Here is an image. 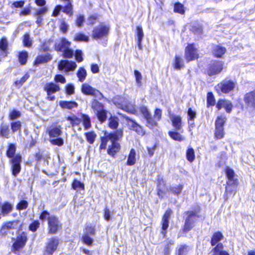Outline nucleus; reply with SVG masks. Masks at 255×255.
<instances>
[{"instance_id": "1", "label": "nucleus", "mask_w": 255, "mask_h": 255, "mask_svg": "<svg viewBox=\"0 0 255 255\" xmlns=\"http://www.w3.org/2000/svg\"><path fill=\"white\" fill-rule=\"evenodd\" d=\"M124 136V129L122 128L108 132L105 131L104 135L100 137V151L107 149V154L115 158L121 149L120 141Z\"/></svg>"}, {"instance_id": "2", "label": "nucleus", "mask_w": 255, "mask_h": 255, "mask_svg": "<svg viewBox=\"0 0 255 255\" xmlns=\"http://www.w3.org/2000/svg\"><path fill=\"white\" fill-rule=\"evenodd\" d=\"M201 207L199 205L195 206L193 211H187L185 212L184 214L187 216L185 219V222L182 228V232L187 233L190 231L194 227L195 221L194 219L196 218H200V216L198 214L201 211Z\"/></svg>"}, {"instance_id": "3", "label": "nucleus", "mask_w": 255, "mask_h": 255, "mask_svg": "<svg viewBox=\"0 0 255 255\" xmlns=\"http://www.w3.org/2000/svg\"><path fill=\"white\" fill-rule=\"evenodd\" d=\"M13 243L11 247V251L14 254L18 253L25 246L28 241L27 235L25 232L18 234L15 238L12 239Z\"/></svg>"}, {"instance_id": "4", "label": "nucleus", "mask_w": 255, "mask_h": 255, "mask_svg": "<svg viewBox=\"0 0 255 255\" xmlns=\"http://www.w3.org/2000/svg\"><path fill=\"white\" fill-rule=\"evenodd\" d=\"M91 107L100 123H105L107 119L108 111L105 109L104 104L94 99L91 102Z\"/></svg>"}, {"instance_id": "5", "label": "nucleus", "mask_w": 255, "mask_h": 255, "mask_svg": "<svg viewBox=\"0 0 255 255\" xmlns=\"http://www.w3.org/2000/svg\"><path fill=\"white\" fill-rule=\"evenodd\" d=\"M236 85V81L225 79L216 85L214 89L218 95L227 94L234 90Z\"/></svg>"}, {"instance_id": "6", "label": "nucleus", "mask_w": 255, "mask_h": 255, "mask_svg": "<svg viewBox=\"0 0 255 255\" xmlns=\"http://www.w3.org/2000/svg\"><path fill=\"white\" fill-rule=\"evenodd\" d=\"M226 120V118L223 116H218L216 119L214 138L216 140L222 139L225 136L224 126Z\"/></svg>"}, {"instance_id": "7", "label": "nucleus", "mask_w": 255, "mask_h": 255, "mask_svg": "<svg viewBox=\"0 0 255 255\" xmlns=\"http://www.w3.org/2000/svg\"><path fill=\"white\" fill-rule=\"evenodd\" d=\"M224 68V63L221 61L212 60L209 63L205 71L206 75L213 76L220 73Z\"/></svg>"}, {"instance_id": "8", "label": "nucleus", "mask_w": 255, "mask_h": 255, "mask_svg": "<svg viewBox=\"0 0 255 255\" xmlns=\"http://www.w3.org/2000/svg\"><path fill=\"white\" fill-rule=\"evenodd\" d=\"M62 228V224L58 217L51 215L47 222V232L49 235H54L59 232Z\"/></svg>"}, {"instance_id": "9", "label": "nucleus", "mask_w": 255, "mask_h": 255, "mask_svg": "<svg viewBox=\"0 0 255 255\" xmlns=\"http://www.w3.org/2000/svg\"><path fill=\"white\" fill-rule=\"evenodd\" d=\"M110 26L108 25L100 24L93 28L92 37L95 39H102L106 38L109 35Z\"/></svg>"}, {"instance_id": "10", "label": "nucleus", "mask_w": 255, "mask_h": 255, "mask_svg": "<svg viewBox=\"0 0 255 255\" xmlns=\"http://www.w3.org/2000/svg\"><path fill=\"white\" fill-rule=\"evenodd\" d=\"M60 244V239L56 237H52L49 238L46 242L44 254L45 255H52L58 249Z\"/></svg>"}, {"instance_id": "11", "label": "nucleus", "mask_w": 255, "mask_h": 255, "mask_svg": "<svg viewBox=\"0 0 255 255\" xmlns=\"http://www.w3.org/2000/svg\"><path fill=\"white\" fill-rule=\"evenodd\" d=\"M185 58L187 62L197 60L199 58L198 50L194 43H188L185 47Z\"/></svg>"}, {"instance_id": "12", "label": "nucleus", "mask_w": 255, "mask_h": 255, "mask_svg": "<svg viewBox=\"0 0 255 255\" xmlns=\"http://www.w3.org/2000/svg\"><path fill=\"white\" fill-rule=\"evenodd\" d=\"M43 90L46 92V99L48 101H54L55 97L53 94L60 91V87L58 84L52 82L46 83L43 86Z\"/></svg>"}, {"instance_id": "13", "label": "nucleus", "mask_w": 255, "mask_h": 255, "mask_svg": "<svg viewBox=\"0 0 255 255\" xmlns=\"http://www.w3.org/2000/svg\"><path fill=\"white\" fill-rule=\"evenodd\" d=\"M172 213L171 208H168L162 216L160 233L163 238L166 237L167 235V229L169 224V219Z\"/></svg>"}, {"instance_id": "14", "label": "nucleus", "mask_w": 255, "mask_h": 255, "mask_svg": "<svg viewBox=\"0 0 255 255\" xmlns=\"http://www.w3.org/2000/svg\"><path fill=\"white\" fill-rule=\"evenodd\" d=\"M21 161L22 157L19 154H16L14 158L9 160V162L11 164V172L12 175L14 177H16L21 171Z\"/></svg>"}, {"instance_id": "15", "label": "nucleus", "mask_w": 255, "mask_h": 255, "mask_svg": "<svg viewBox=\"0 0 255 255\" xmlns=\"http://www.w3.org/2000/svg\"><path fill=\"white\" fill-rule=\"evenodd\" d=\"M77 65L75 62L68 60H61L58 64V69L66 72L74 71Z\"/></svg>"}, {"instance_id": "16", "label": "nucleus", "mask_w": 255, "mask_h": 255, "mask_svg": "<svg viewBox=\"0 0 255 255\" xmlns=\"http://www.w3.org/2000/svg\"><path fill=\"white\" fill-rule=\"evenodd\" d=\"M243 100L247 107L255 110V89L246 93Z\"/></svg>"}, {"instance_id": "17", "label": "nucleus", "mask_w": 255, "mask_h": 255, "mask_svg": "<svg viewBox=\"0 0 255 255\" xmlns=\"http://www.w3.org/2000/svg\"><path fill=\"white\" fill-rule=\"evenodd\" d=\"M125 119L128 123H130V129L131 130L135 131L139 135L142 136L144 135L145 132L142 127L136 123L135 120L128 117H126Z\"/></svg>"}, {"instance_id": "18", "label": "nucleus", "mask_w": 255, "mask_h": 255, "mask_svg": "<svg viewBox=\"0 0 255 255\" xmlns=\"http://www.w3.org/2000/svg\"><path fill=\"white\" fill-rule=\"evenodd\" d=\"M71 42L68 40L66 38L62 37L60 39L58 42L55 43L54 49L57 52H62L66 48L70 47Z\"/></svg>"}, {"instance_id": "19", "label": "nucleus", "mask_w": 255, "mask_h": 255, "mask_svg": "<svg viewBox=\"0 0 255 255\" xmlns=\"http://www.w3.org/2000/svg\"><path fill=\"white\" fill-rule=\"evenodd\" d=\"M170 120L172 126L176 130H179L182 132V117L180 115L172 114L170 117Z\"/></svg>"}, {"instance_id": "20", "label": "nucleus", "mask_w": 255, "mask_h": 255, "mask_svg": "<svg viewBox=\"0 0 255 255\" xmlns=\"http://www.w3.org/2000/svg\"><path fill=\"white\" fill-rule=\"evenodd\" d=\"M52 59V55L49 53H46L44 55H38L34 59L33 62L34 66H39L41 64L47 63Z\"/></svg>"}, {"instance_id": "21", "label": "nucleus", "mask_w": 255, "mask_h": 255, "mask_svg": "<svg viewBox=\"0 0 255 255\" xmlns=\"http://www.w3.org/2000/svg\"><path fill=\"white\" fill-rule=\"evenodd\" d=\"M225 169L226 177L229 180L228 182H230L234 186H237L239 184L238 180L237 178H234L235 173L234 170L228 166H226Z\"/></svg>"}, {"instance_id": "22", "label": "nucleus", "mask_w": 255, "mask_h": 255, "mask_svg": "<svg viewBox=\"0 0 255 255\" xmlns=\"http://www.w3.org/2000/svg\"><path fill=\"white\" fill-rule=\"evenodd\" d=\"M224 239V235L220 231H216L212 234L210 244L212 247H215L218 244H221L220 242Z\"/></svg>"}, {"instance_id": "23", "label": "nucleus", "mask_w": 255, "mask_h": 255, "mask_svg": "<svg viewBox=\"0 0 255 255\" xmlns=\"http://www.w3.org/2000/svg\"><path fill=\"white\" fill-rule=\"evenodd\" d=\"M226 48L219 45H215L212 49V55L216 58H222L226 52Z\"/></svg>"}, {"instance_id": "24", "label": "nucleus", "mask_w": 255, "mask_h": 255, "mask_svg": "<svg viewBox=\"0 0 255 255\" xmlns=\"http://www.w3.org/2000/svg\"><path fill=\"white\" fill-rule=\"evenodd\" d=\"M172 64L173 68L177 70H180L185 67L184 60L179 55H175Z\"/></svg>"}, {"instance_id": "25", "label": "nucleus", "mask_w": 255, "mask_h": 255, "mask_svg": "<svg viewBox=\"0 0 255 255\" xmlns=\"http://www.w3.org/2000/svg\"><path fill=\"white\" fill-rule=\"evenodd\" d=\"M60 107L63 109L71 110L77 108L78 104L75 101H61L59 103Z\"/></svg>"}, {"instance_id": "26", "label": "nucleus", "mask_w": 255, "mask_h": 255, "mask_svg": "<svg viewBox=\"0 0 255 255\" xmlns=\"http://www.w3.org/2000/svg\"><path fill=\"white\" fill-rule=\"evenodd\" d=\"M119 126V118L116 116H111L108 119V126L114 130H116Z\"/></svg>"}, {"instance_id": "27", "label": "nucleus", "mask_w": 255, "mask_h": 255, "mask_svg": "<svg viewBox=\"0 0 255 255\" xmlns=\"http://www.w3.org/2000/svg\"><path fill=\"white\" fill-rule=\"evenodd\" d=\"M136 162V152L134 149L131 148L128 154L126 165L128 166H132L135 164Z\"/></svg>"}, {"instance_id": "28", "label": "nucleus", "mask_w": 255, "mask_h": 255, "mask_svg": "<svg viewBox=\"0 0 255 255\" xmlns=\"http://www.w3.org/2000/svg\"><path fill=\"white\" fill-rule=\"evenodd\" d=\"M28 58V53L25 50L18 52L17 54L18 61L19 64L23 66L26 65Z\"/></svg>"}, {"instance_id": "29", "label": "nucleus", "mask_w": 255, "mask_h": 255, "mask_svg": "<svg viewBox=\"0 0 255 255\" xmlns=\"http://www.w3.org/2000/svg\"><path fill=\"white\" fill-rule=\"evenodd\" d=\"M8 42L6 37H2L0 39V51L2 53L4 57H6L8 54Z\"/></svg>"}, {"instance_id": "30", "label": "nucleus", "mask_w": 255, "mask_h": 255, "mask_svg": "<svg viewBox=\"0 0 255 255\" xmlns=\"http://www.w3.org/2000/svg\"><path fill=\"white\" fill-rule=\"evenodd\" d=\"M223 249V244L222 243L218 244L214 247L212 250L213 253V255H230L227 251H224Z\"/></svg>"}, {"instance_id": "31", "label": "nucleus", "mask_w": 255, "mask_h": 255, "mask_svg": "<svg viewBox=\"0 0 255 255\" xmlns=\"http://www.w3.org/2000/svg\"><path fill=\"white\" fill-rule=\"evenodd\" d=\"M169 137L173 140L181 142L185 139L184 137L177 130H170L168 132Z\"/></svg>"}, {"instance_id": "32", "label": "nucleus", "mask_w": 255, "mask_h": 255, "mask_svg": "<svg viewBox=\"0 0 255 255\" xmlns=\"http://www.w3.org/2000/svg\"><path fill=\"white\" fill-rule=\"evenodd\" d=\"M12 209V205L10 203L5 202L1 206V213L3 216H5L11 212Z\"/></svg>"}, {"instance_id": "33", "label": "nucleus", "mask_w": 255, "mask_h": 255, "mask_svg": "<svg viewBox=\"0 0 255 255\" xmlns=\"http://www.w3.org/2000/svg\"><path fill=\"white\" fill-rule=\"evenodd\" d=\"M16 146L14 143H9L6 151V156L10 159L15 157L16 152Z\"/></svg>"}, {"instance_id": "34", "label": "nucleus", "mask_w": 255, "mask_h": 255, "mask_svg": "<svg viewBox=\"0 0 255 255\" xmlns=\"http://www.w3.org/2000/svg\"><path fill=\"white\" fill-rule=\"evenodd\" d=\"M190 30L195 35H201L203 33V26L199 23L192 25Z\"/></svg>"}, {"instance_id": "35", "label": "nucleus", "mask_w": 255, "mask_h": 255, "mask_svg": "<svg viewBox=\"0 0 255 255\" xmlns=\"http://www.w3.org/2000/svg\"><path fill=\"white\" fill-rule=\"evenodd\" d=\"M62 11L69 17L72 16L73 14L74 11L73 6L71 1L67 2L64 6H62Z\"/></svg>"}, {"instance_id": "36", "label": "nucleus", "mask_w": 255, "mask_h": 255, "mask_svg": "<svg viewBox=\"0 0 255 255\" xmlns=\"http://www.w3.org/2000/svg\"><path fill=\"white\" fill-rule=\"evenodd\" d=\"M81 117L82 119L83 125L85 129H89L91 128V122L89 116L85 114H81Z\"/></svg>"}, {"instance_id": "37", "label": "nucleus", "mask_w": 255, "mask_h": 255, "mask_svg": "<svg viewBox=\"0 0 255 255\" xmlns=\"http://www.w3.org/2000/svg\"><path fill=\"white\" fill-rule=\"evenodd\" d=\"M66 119L67 121L70 122L72 127H75L79 126L81 122V120L75 115H73L71 116H68L66 118Z\"/></svg>"}, {"instance_id": "38", "label": "nucleus", "mask_w": 255, "mask_h": 255, "mask_svg": "<svg viewBox=\"0 0 255 255\" xmlns=\"http://www.w3.org/2000/svg\"><path fill=\"white\" fill-rule=\"evenodd\" d=\"M62 131L60 127H53L50 128L48 131L50 137H58L59 136Z\"/></svg>"}, {"instance_id": "39", "label": "nucleus", "mask_w": 255, "mask_h": 255, "mask_svg": "<svg viewBox=\"0 0 255 255\" xmlns=\"http://www.w3.org/2000/svg\"><path fill=\"white\" fill-rule=\"evenodd\" d=\"M71 188L74 190H84L85 185L84 183L74 179L71 183Z\"/></svg>"}, {"instance_id": "40", "label": "nucleus", "mask_w": 255, "mask_h": 255, "mask_svg": "<svg viewBox=\"0 0 255 255\" xmlns=\"http://www.w3.org/2000/svg\"><path fill=\"white\" fill-rule=\"evenodd\" d=\"M216 104V99L213 93L209 92L207 93L206 106L207 108L213 107Z\"/></svg>"}, {"instance_id": "41", "label": "nucleus", "mask_w": 255, "mask_h": 255, "mask_svg": "<svg viewBox=\"0 0 255 255\" xmlns=\"http://www.w3.org/2000/svg\"><path fill=\"white\" fill-rule=\"evenodd\" d=\"M189 247L186 244L180 245L176 251V255H187Z\"/></svg>"}, {"instance_id": "42", "label": "nucleus", "mask_w": 255, "mask_h": 255, "mask_svg": "<svg viewBox=\"0 0 255 255\" xmlns=\"http://www.w3.org/2000/svg\"><path fill=\"white\" fill-rule=\"evenodd\" d=\"M87 141L90 144H92L95 141L97 134L93 130L86 132L84 133Z\"/></svg>"}, {"instance_id": "43", "label": "nucleus", "mask_w": 255, "mask_h": 255, "mask_svg": "<svg viewBox=\"0 0 255 255\" xmlns=\"http://www.w3.org/2000/svg\"><path fill=\"white\" fill-rule=\"evenodd\" d=\"M187 160L190 163L193 162L195 159L194 149L191 147H188L186 152Z\"/></svg>"}, {"instance_id": "44", "label": "nucleus", "mask_w": 255, "mask_h": 255, "mask_svg": "<svg viewBox=\"0 0 255 255\" xmlns=\"http://www.w3.org/2000/svg\"><path fill=\"white\" fill-rule=\"evenodd\" d=\"M73 41L76 42H85L89 41V38L88 36L82 32L77 33L73 38Z\"/></svg>"}, {"instance_id": "45", "label": "nucleus", "mask_w": 255, "mask_h": 255, "mask_svg": "<svg viewBox=\"0 0 255 255\" xmlns=\"http://www.w3.org/2000/svg\"><path fill=\"white\" fill-rule=\"evenodd\" d=\"M87 75L86 70L83 67H80L77 72V76L78 78V80L81 82H83L85 81Z\"/></svg>"}, {"instance_id": "46", "label": "nucleus", "mask_w": 255, "mask_h": 255, "mask_svg": "<svg viewBox=\"0 0 255 255\" xmlns=\"http://www.w3.org/2000/svg\"><path fill=\"white\" fill-rule=\"evenodd\" d=\"M22 44L25 47L29 48L31 47L32 44V40L30 37L28 33H25L22 36Z\"/></svg>"}, {"instance_id": "47", "label": "nucleus", "mask_w": 255, "mask_h": 255, "mask_svg": "<svg viewBox=\"0 0 255 255\" xmlns=\"http://www.w3.org/2000/svg\"><path fill=\"white\" fill-rule=\"evenodd\" d=\"M173 11L180 14H184L185 10L184 5L179 2H176L174 4Z\"/></svg>"}, {"instance_id": "48", "label": "nucleus", "mask_w": 255, "mask_h": 255, "mask_svg": "<svg viewBox=\"0 0 255 255\" xmlns=\"http://www.w3.org/2000/svg\"><path fill=\"white\" fill-rule=\"evenodd\" d=\"M94 88L91 87L88 84H83L81 86V92L85 95H91Z\"/></svg>"}, {"instance_id": "49", "label": "nucleus", "mask_w": 255, "mask_h": 255, "mask_svg": "<svg viewBox=\"0 0 255 255\" xmlns=\"http://www.w3.org/2000/svg\"><path fill=\"white\" fill-rule=\"evenodd\" d=\"M20 221L18 220L7 221L2 224L7 230L14 229L18 226Z\"/></svg>"}, {"instance_id": "50", "label": "nucleus", "mask_w": 255, "mask_h": 255, "mask_svg": "<svg viewBox=\"0 0 255 255\" xmlns=\"http://www.w3.org/2000/svg\"><path fill=\"white\" fill-rule=\"evenodd\" d=\"M40 223L38 220H33L28 226V230L32 233L35 232L40 228Z\"/></svg>"}, {"instance_id": "51", "label": "nucleus", "mask_w": 255, "mask_h": 255, "mask_svg": "<svg viewBox=\"0 0 255 255\" xmlns=\"http://www.w3.org/2000/svg\"><path fill=\"white\" fill-rule=\"evenodd\" d=\"M183 188V185L181 184H179L176 186L170 187L169 188V191L173 195L177 196L181 192Z\"/></svg>"}, {"instance_id": "52", "label": "nucleus", "mask_w": 255, "mask_h": 255, "mask_svg": "<svg viewBox=\"0 0 255 255\" xmlns=\"http://www.w3.org/2000/svg\"><path fill=\"white\" fill-rule=\"evenodd\" d=\"M146 121V126L150 129L154 128L157 126V123L155 121V119L150 115L147 118L145 119Z\"/></svg>"}, {"instance_id": "53", "label": "nucleus", "mask_w": 255, "mask_h": 255, "mask_svg": "<svg viewBox=\"0 0 255 255\" xmlns=\"http://www.w3.org/2000/svg\"><path fill=\"white\" fill-rule=\"evenodd\" d=\"M88 234H83L82 238L81 241L83 243L89 247L92 245L94 240Z\"/></svg>"}, {"instance_id": "54", "label": "nucleus", "mask_w": 255, "mask_h": 255, "mask_svg": "<svg viewBox=\"0 0 255 255\" xmlns=\"http://www.w3.org/2000/svg\"><path fill=\"white\" fill-rule=\"evenodd\" d=\"M51 218L50 213L47 210H42L39 215V219L42 221H47Z\"/></svg>"}, {"instance_id": "55", "label": "nucleus", "mask_w": 255, "mask_h": 255, "mask_svg": "<svg viewBox=\"0 0 255 255\" xmlns=\"http://www.w3.org/2000/svg\"><path fill=\"white\" fill-rule=\"evenodd\" d=\"M29 75L26 73H25L23 77H22L19 80H16L14 81V85L15 86H18V87H20L29 78Z\"/></svg>"}, {"instance_id": "56", "label": "nucleus", "mask_w": 255, "mask_h": 255, "mask_svg": "<svg viewBox=\"0 0 255 255\" xmlns=\"http://www.w3.org/2000/svg\"><path fill=\"white\" fill-rule=\"evenodd\" d=\"M62 52V57L65 58L70 59L72 58L74 55V51L70 47L66 48Z\"/></svg>"}, {"instance_id": "57", "label": "nucleus", "mask_w": 255, "mask_h": 255, "mask_svg": "<svg viewBox=\"0 0 255 255\" xmlns=\"http://www.w3.org/2000/svg\"><path fill=\"white\" fill-rule=\"evenodd\" d=\"M28 206V203L26 200H21L17 203L16 208L19 211L26 209Z\"/></svg>"}, {"instance_id": "58", "label": "nucleus", "mask_w": 255, "mask_h": 255, "mask_svg": "<svg viewBox=\"0 0 255 255\" xmlns=\"http://www.w3.org/2000/svg\"><path fill=\"white\" fill-rule=\"evenodd\" d=\"M226 184H227V186L225 187V194H226V195L227 196L229 194H233V195H235L236 191V189H233V188H232L231 187L232 185H234L232 184V183H231L230 182H227Z\"/></svg>"}, {"instance_id": "59", "label": "nucleus", "mask_w": 255, "mask_h": 255, "mask_svg": "<svg viewBox=\"0 0 255 255\" xmlns=\"http://www.w3.org/2000/svg\"><path fill=\"white\" fill-rule=\"evenodd\" d=\"M8 127L6 125L1 126L0 127V135L5 138H8Z\"/></svg>"}, {"instance_id": "60", "label": "nucleus", "mask_w": 255, "mask_h": 255, "mask_svg": "<svg viewBox=\"0 0 255 255\" xmlns=\"http://www.w3.org/2000/svg\"><path fill=\"white\" fill-rule=\"evenodd\" d=\"M10 128L13 132H15L21 128V123L20 121L13 122L10 124Z\"/></svg>"}, {"instance_id": "61", "label": "nucleus", "mask_w": 255, "mask_h": 255, "mask_svg": "<svg viewBox=\"0 0 255 255\" xmlns=\"http://www.w3.org/2000/svg\"><path fill=\"white\" fill-rule=\"evenodd\" d=\"M85 232L84 234H88L94 236L96 234V228L94 226H86L85 228Z\"/></svg>"}, {"instance_id": "62", "label": "nucleus", "mask_w": 255, "mask_h": 255, "mask_svg": "<svg viewBox=\"0 0 255 255\" xmlns=\"http://www.w3.org/2000/svg\"><path fill=\"white\" fill-rule=\"evenodd\" d=\"M135 35L137 39H142L144 37V33L141 26L138 25L136 27Z\"/></svg>"}, {"instance_id": "63", "label": "nucleus", "mask_w": 255, "mask_h": 255, "mask_svg": "<svg viewBox=\"0 0 255 255\" xmlns=\"http://www.w3.org/2000/svg\"><path fill=\"white\" fill-rule=\"evenodd\" d=\"M21 116V114L19 111L16 110H13L9 113L8 118L10 120H14L18 118Z\"/></svg>"}, {"instance_id": "64", "label": "nucleus", "mask_w": 255, "mask_h": 255, "mask_svg": "<svg viewBox=\"0 0 255 255\" xmlns=\"http://www.w3.org/2000/svg\"><path fill=\"white\" fill-rule=\"evenodd\" d=\"M76 61L78 62H81L83 61V54L81 50L76 49L74 53Z\"/></svg>"}]
</instances>
